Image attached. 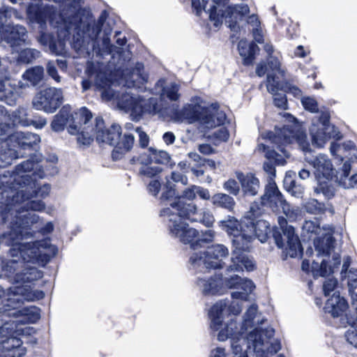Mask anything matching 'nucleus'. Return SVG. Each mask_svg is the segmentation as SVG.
Wrapping results in <instances>:
<instances>
[{
  "label": "nucleus",
  "instance_id": "42",
  "mask_svg": "<svg viewBox=\"0 0 357 357\" xmlns=\"http://www.w3.org/2000/svg\"><path fill=\"white\" fill-rule=\"evenodd\" d=\"M18 144L22 149H29L37 145L40 137L38 135L31 132H20L17 134Z\"/></svg>",
  "mask_w": 357,
  "mask_h": 357
},
{
  "label": "nucleus",
  "instance_id": "28",
  "mask_svg": "<svg viewBox=\"0 0 357 357\" xmlns=\"http://www.w3.org/2000/svg\"><path fill=\"white\" fill-rule=\"evenodd\" d=\"M325 312L330 314L333 318L340 319L344 317L345 314L357 311V310H349L347 301L335 293L327 300L325 307Z\"/></svg>",
  "mask_w": 357,
  "mask_h": 357
},
{
  "label": "nucleus",
  "instance_id": "63",
  "mask_svg": "<svg viewBox=\"0 0 357 357\" xmlns=\"http://www.w3.org/2000/svg\"><path fill=\"white\" fill-rule=\"evenodd\" d=\"M273 95L274 96V105L278 108L286 109L287 101L285 95L278 93Z\"/></svg>",
  "mask_w": 357,
  "mask_h": 357
},
{
  "label": "nucleus",
  "instance_id": "32",
  "mask_svg": "<svg viewBox=\"0 0 357 357\" xmlns=\"http://www.w3.org/2000/svg\"><path fill=\"white\" fill-rule=\"evenodd\" d=\"M209 0H192V7L197 15L199 16L202 10L210 15L211 11L215 12L216 17L220 12L222 11V7L227 3L228 0H212L209 8L207 5Z\"/></svg>",
  "mask_w": 357,
  "mask_h": 357
},
{
  "label": "nucleus",
  "instance_id": "20",
  "mask_svg": "<svg viewBox=\"0 0 357 357\" xmlns=\"http://www.w3.org/2000/svg\"><path fill=\"white\" fill-rule=\"evenodd\" d=\"M250 13V8L247 4H238L234 6H228L225 10L222 9L216 17L215 12L213 10L210 13V20L213 22L215 27H219L222 20L225 19V23L228 24L229 29L233 31H237L238 26L237 20L238 17H242Z\"/></svg>",
  "mask_w": 357,
  "mask_h": 357
},
{
  "label": "nucleus",
  "instance_id": "25",
  "mask_svg": "<svg viewBox=\"0 0 357 357\" xmlns=\"http://www.w3.org/2000/svg\"><path fill=\"white\" fill-rule=\"evenodd\" d=\"M224 282L228 288L236 289L231 293L233 299L247 301L249 294L255 288V285L250 280L243 279L236 275L229 278H225Z\"/></svg>",
  "mask_w": 357,
  "mask_h": 357
},
{
  "label": "nucleus",
  "instance_id": "31",
  "mask_svg": "<svg viewBox=\"0 0 357 357\" xmlns=\"http://www.w3.org/2000/svg\"><path fill=\"white\" fill-rule=\"evenodd\" d=\"M236 177L241 183L245 196H255L258 193L260 188L259 181L253 174L237 172Z\"/></svg>",
  "mask_w": 357,
  "mask_h": 357
},
{
  "label": "nucleus",
  "instance_id": "3",
  "mask_svg": "<svg viewBox=\"0 0 357 357\" xmlns=\"http://www.w3.org/2000/svg\"><path fill=\"white\" fill-rule=\"evenodd\" d=\"M68 29H75L77 31V38L74 42V47L77 51L82 52L90 50H95L98 49L97 52L112 54L114 57L115 54L121 53V47H116L110 44L109 35L110 32L105 31V34L101 40V47H100L98 36L101 31L102 26L105 22V18L102 15L96 22L89 13L85 14L84 11H78L73 16L63 19Z\"/></svg>",
  "mask_w": 357,
  "mask_h": 357
},
{
  "label": "nucleus",
  "instance_id": "18",
  "mask_svg": "<svg viewBox=\"0 0 357 357\" xmlns=\"http://www.w3.org/2000/svg\"><path fill=\"white\" fill-rule=\"evenodd\" d=\"M63 100V91L61 89L49 87L38 93L32 103L38 110L54 113L62 104Z\"/></svg>",
  "mask_w": 357,
  "mask_h": 357
},
{
  "label": "nucleus",
  "instance_id": "13",
  "mask_svg": "<svg viewBox=\"0 0 357 357\" xmlns=\"http://www.w3.org/2000/svg\"><path fill=\"white\" fill-rule=\"evenodd\" d=\"M278 227L273 230V237L279 248H285L287 255L291 257H296L301 255L302 248L297 235L295 234L294 228L287 225V220L283 217H278Z\"/></svg>",
  "mask_w": 357,
  "mask_h": 357
},
{
  "label": "nucleus",
  "instance_id": "50",
  "mask_svg": "<svg viewBox=\"0 0 357 357\" xmlns=\"http://www.w3.org/2000/svg\"><path fill=\"white\" fill-rule=\"evenodd\" d=\"M214 236L215 232L213 230L209 229L206 231L201 238H198L197 236L191 243H190L191 248L196 250L198 246L201 245L202 243H210L213 241Z\"/></svg>",
  "mask_w": 357,
  "mask_h": 357
},
{
  "label": "nucleus",
  "instance_id": "52",
  "mask_svg": "<svg viewBox=\"0 0 357 357\" xmlns=\"http://www.w3.org/2000/svg\"><path fill=\"white\" fill-rule=\"evenodd\" d=\"M28 114L24 108H20L14 112L15 121L23 126H30V119L27 117Z\"/></svg>",
  "mask_w": 357,
  "mask_h": 357
},
{
  "label": "nucleus",
  "instance_id": "37",
  "mask_svg": "<svg viewBox=\"0 0 357 357\" xmlns=\"http://www.w3.org/2000/svg\"><path fill=\"white\" fill-rule=\"evenodd\" d=\"M164 83V80H159L155 84V90L160 93V98H164L166 96L171 100H177L180 96L178 93L179 85L175 82H171L165 86Z\"/></svg>",
  "mask_w": 357,
  "mask_h": 357
},
{
  "label": "nucleus",
  "instance_id": "44",
  "mask_svg": "<svg viewBox=\"0 0 357 357\" xmlns=\"http://www.w3.org/2000/svg\"><path fill=\"white\" fill-rule=\"evenodd\" d=\"M304 207L307 213L315 215L323 214L328 209V206L324 203L319 202L316 199H309Z\"/></svg>",
  "mask_w": 357,
  "mask_h": 357
},
{
  "label": "nucleus",
  "instance_id": "33",
  "mask_svg": "<svg viewBox=\"0 0 357 357\" xmlns=\"http://www.w3.org/2000/svg\"><path fill=\"white\" fill-rule=\"evenodd\" d=\"M52 13V8L49 6L40 7L38 5H29L27 8V15L29 18L40 25L43 29L47 20L51 17Z\"/></svg>",
  "mask_w": 357,
  "mask_h": 357
},
{
  "label": "nucleus",
  "instance_id": "17",
  "mask_svg": "<svg viewBox=\"0 0 357 357\" xmlns=\"http://www.w3.org/2000/svg\"><path fill=\"white\" fill-rule=\"evenodd\" d=\"M91 112L86 107H81L75 112L71 110L72 124H78L79 132L77 140L79 144L89 145L95 135V127L91 124Z\"/></svg>",
  "mask_w": 357,
  "mask_h": 357
},
{
  "label": "nucleus",
  "instance_id": "10",
  "mask_svg": "<svg viewBox=\"0 0 357 357\" xmlns=\"http://www.w3.org/2000/svg\"><path fill=\"white\" fill-rule=\"evenodd\" d=\"M229 255L228 249L222 244L208 247L206 251L195 252L190 257L189 262L192 268L199 271H205L210 268H221L223 259Z\"/></svg>",
  "mask_w": 357,
  "mask_h": 357
},
{
  "label": "nucleus",
  "instance_id": "55",
  "mask_svg": "<svg viewBox=\"0 0 357 357\" xmlns=\"http://www.w3.org/2000/svg\"><path fill=\"white\" fill-rule=\"evenodd\" d=\"M223 188L230 194L236 196L240 192V187L238 183L234 179H229L223 184Z\"/></svg>",
  "mask_w": 357,
  "mask_h": 357
},
{
  "label": "nucleus",
  "instance_id": "53",
  "mask_svg": "<svg viewBox=\"0 0 357 357\" xmlns=\"http://www.w3.org/2000/svg\"><path fill=\"white\" fill-rule=\"evenodd\" d=\"M166 183L160 197V199L162 201L167 200L176 195L175 185L170 182L167 177H166Z\"/></svg>",
  "mask_w": 357,
  "mask_h": 357
},
{
  "label": "nucleus",
  "instance_id": "56",
  "mask_svg": "<svg viewBox=\"0 0 357 357\" xmlns=\"http://www.w3.org/2000/svg\"><path fill=\"white\" fill-rule=\"evenodd\" d=\"M268 66L274 72L273 73L275 74L277 73L281 77L284 76V71L280 68V62L277 58L270 56L268 61Z\"/></svg>",
  "mask_w": 357,
  "mask_h": 357
},
{
  "label": "nucleus",
  "instance_id": "16",
  "mask_svg": "<svg viewBox=\"0 0 357 357\" xmlns=\"http://www.w3.org/2000/svg\"><path fill=\"white\" fill-rule=\"evenodd\" d=\"M261 213L262 210L259 204L253 203L250 206V211L244 217L243 225L246 226L245 232L247 234H248V231L252 232L249 239V250L250 249L251 242L255 237L257 238L261 243L266 242L268 238V234L270 231L268 222L263 220H255Z\"/></svg>",
  "mask_w": 357,
  "mask_h": 357
},
{
  "label": "nucleus",
  "instance_id": "62",
  "mask_svg": "<svg viewBox=\"0 0 357 357\" xmlns=\"http://www.w3.org/2000/svg\"><path fill=\"white\" fill-rule=\"evenodd\" d=\"M160 189L161 183L157 178L151 180L147 185V190L153 196L158 195Z\"/></svg>",
  "mask_w": 357,
  "mask_h": 357
},
{
  "label": "nucleus",
  "instance_id": "54",
  "mask_svg": "<svg viewBox=\"0 0 357 357\" xmlns=\"http://www.w3.org/2000/svg\"><path fill=\"white\" fill-rule=\"evenodd\" d=\"M301 103L303 107L312 113L318 112V103L317 100L312 97H304L301 99Z\"/></svg>",
  "mask_w": 357,
  "mask_h": 357
},
{
  "label": "nucleus",
  "instance_id": "9",
  "mask_svg": "<svg viewBox=\"0 0 357 357\" xmlns=\"http://www.w3.org/2000/svg\"><path fill=\"white\" fill-rule=\"evenodd\" d=\"M305 160L316 169L317 185L314 188L313 195H322L327 199H331L335 195V189L331 181L335 173L331 161L324 154H319L314 159L306 157Z\"/></svg>",
  "mask_w": 357,
  "mask_h": 357
},
{
  "label": "nucleus",
  "instance_id": "36",
  "mask_svg": "<svg viewBox=\"0 0 357 357\" xmlns=\"http://www.w3.org/2000/svg\"><path fill=\"white\" fill-rule=\"evenodd\" d=\"M264 320L261 314L258 313L257 305L252 304L244 314L241 329L247 331L249 327L252 328L262 324Z\"/></svg>",
  "mask_w": 357,
  "mask_h": 357
},
{
  "label": "nucleus",
  "instance_id": "43",
  "mask_svg": "<svg viewBox=\"0 0 357 357\" xmlns=\"http://www.w3.org/2000/svg\"><path fill=\"white\" fill-rule=\"evenodd\" d=\"M212 204L217 207H221L228 211H232L236 204L234 198L225 193H217L211 197Z\"/></svg>",
  "mask_w": 357,
  "mask_h": 357
},
{
  "label": "nucleus",
  "instance_id": "61",
  "mask_svg": "<svg viewBox=\"0 0 357 357\" xmlns=\"http://www.w3.org/2000/svg\"><path fill=\"white\" fill-rule=\"evenodd\" d=\"M337 284L336 279L331 278L325 280L323 284V290L325 296H328L333 291Z\"/></svg>",
  "mask_w": 357,
  "mask_h": 357
},
{
  "label": "nucleus",
  "instance_id": "58",
  "mask_svg": "<svg viewBox=\"0 0 357 357\" xmlns=\"http://www.w3.org/2000/svg\"><path fill=\"white\" fill-rule=\"evenodd\" d=\"M345 274V277L348 278V286L349 291L357 287V269L351 268Z\"/></svg>",
  "mask_w": 357,
  "mask_h": 357
},
{
  "label": "nucleus",
  "instance_id": "24",
  "mask_svg": "<svg viewBox=\"0 0 357 357\" xmlns=\"http://www.w3.org/2000/svg\"><path fill=\"white\" fill-rule=\"evenodd\" d=\"M50 188L49 184L38 186L33 180L31 185H26L24 188L15 189V191L11 190L9 195L13 196V201L16 199V202H19L33 197L44 198L49 195Z\"/></svg>",
  "mask_w": 357,
  "mask_h": 357
},
{
  "label": "nucleus",
  "instance_id": "7",
  "mask_svg": "<svg viewBox=\"0 0 357 357\" xmlns=\"http://www.w3.org/2000/svg\"><path fill=\"white\" fill-rule=\"evenodd\" d=\"M95 133L98 143L115 146L112 152L114 160H119L125 153L130 151L135 143L132 133L124 132L121 136V128L118 124L114 123L109 128L105 129L103 119L100 117L96 119Z\"/></svg>",
  "mask_w": 357,
  "mask_h": 357
},
{
  "label": "nucleus",
  "instance_id": "27",
  "mask_svg": "<svg viewBox=\"0 0 357 357\" xmlns=\"http://www.w3.org/2000/svg\"><path fill=\"white\" fill-rule=\"evenodd\" d=\"M71 110L72 107L69 105H66L54 116L53 121L51 123V127L54 131L61 132L67 127L70 134H78V124H72Z\"/></svg>",
  "mask_w": 357,
  "mask_h": 357
},
{
  "label": "nucleus",
  "instance_id": "64",
  "mask_svg": "<svg viewBox=\"0 0 357 357\" xmlns=\"http://www.w3.org/2000/svg\"><path fill=\"white\" fill-rule=\"evenodd\" d=\"M10 10H15V8L3 6L0 8V23L3 24L6 22L7 19H10L13 17V13L10 12Z\"/></svg>",
  "mask_w": 357,
  "mask_h": 357
},
{
  "label": "nucleus",
  "instance_id": "29",
  "mask_svg": "<svg viewBox=\"0 0 357 357\" xmlns=\"http://www.w3.org/2000/svg\"><path fill=\"white\" fill-rule=\"evenodd\" d=\"M0 31V38L6 40L13 48L25 43L27 31L22 25L7 26Z\"/></svg>",
  "mask_w": 357,
  "mask_h": 357
},
{
  "label": "nucleus",
  "instance_id": "22",
  "mask_svg": "<svg viewBox=\"0 0 357 357\" xmlns=\"http://www.w3.org/2000/svg\"><path fill=\"white\" fill-rule=\"evenodd\" d=\"M38 167L39 158L36 155L17 165L13 174V182L10 190L15 191V189L24 188L31 185L33 179L29 173L37 169Z\"/></svg>",
  "mask_w": 357,
  "mask_h": 357
},
{
  "label": "nucleus",
  "instance_id": "14",
  "mask_svg": "<svg viewBox=\"0 0 357 357\" xmlns=\"http://www.w3.org/2000/svg\"><path fill=\"white\" fill-rule=\"evenodd\" d=\"M197 112L196 105H188L183 108L181 115L183 119L190 122L199 120V123L206 128H213L220 126L226 120L225 112L218 109L217 104H212L199 115L197 114Z\"/></svg>",
  "mask_w": 357,
  "mask_h": 357
},
{
  "label": "nucleus",
  "instance_id": "15",
  "mask_svg": "<svg viewBox=\"0 0 357 357\" xmlns=\"http://www.w3.org/2000/svg\"><path fill=\"white\" fill-rule=\"evenodd\" d=\"M329 115L322 112L320 116L312 120L310 128V134L314 145L322 148L326 142L331 139H340L342 136L337 128L329 123Z\"/></svg>",
  "mask_w": 357,
  "mask_h": 357
},
{
  "label": "nucleus",
  "instance_id": "19",
  "mask_svg": "<svg viewBox=\"0 0 357 357\" xmlns=\"http://www.w3.org/2000/svg\"><path fill=\"white\" fill-rule=\"evenodd\" d=\"M261 204L270 207L273 211H282L286 216H290L293 212L272 178L265 186L264 194L261 196Z\"/></svg>",
  "mask_w": 357,
  "mask_h": 357
},
{
  "label": "nucleus",
  "instance_id": "60",
  "mask_svg": "<svg viewBox=\"0 0 357 357\" xmlns=\"http://www.w3.org/2000/svg\"><path fill=\"white\" fill-rule=\"evenodd\" d=\"M50 52L55 55L64 53V43L60 40H54L48 47Z\"/></svg>",
  "mask_w": 357,
  "mask_h": 357
},
{
  "label": "nucleus",
  "instance_id": "48",
  "mask_svg": "<svg viewBox=\"0 0 357 357\" xmlns=\"http://www.w3.org/2000/svg\"><path fill=\"white\" fill-rule=\"evenodd\" d=\"M266 88L269 93L275 94L282 89V84L275 73H268L266 79Z\"/></svg>",
  "mask_w": 357,
  "mask_h": 357
},
{
  "label": "nucleus",
  "instance_id": "26",
  "mask_svg": "<svg viewBox=\"0 0 357 357\" xmlns=\"http://www.w3.org/2000/svg\"><path fill=\"white\" fill-rule=\"evenodd\" d=\"M71 110L72 107L69 105H66L54 116L53 121L51 123V127L54 131L61 132L67 127L70 134H78V124H72Z\"/></svg>",
  "mask_w": 357,
  "mask_h": 357
},
{
  "label": "nucleus",
  "instance_id": "30",
  "mask_svg": "<svg viewBox=\"0 0 357 357\" xmlns=\"http://www.w3.org/2000/svg\"><path fill=\"white\" fill-rule=\"evenodd\" d=\"M338 327L347 328L344 337L351 345L357 348V311L345 314L340 319Z\"/></svg>",
  "mask_w": 357,
  "mask_h": 357
},
{
  "label": "nucleus",
  "instance_id": "39",
  "mask_svg": "<svg viewBox=\"0 0 357 357\" xmlns=\"http://www.w3.org/2000/svg\"><path fill=\"white\" fill-rule=\"evenodd\" d=\"M43 277V272L35 267L26 266L22 272L17 273L15 280L17 283L31 282Z\"/></svg>",
  "mask_w": 357,
  "mask_h": 357
},
{
  "label": "nucleus",
  "instance_id": "59",
  "mask_svg": "<svg viewBox=\"0 0 357 357\" xmlns=\"http://www.w3.org/2000/svg\"><path fill=\"white\" fill-rule=\"evenodd\" d=\"M196 188L195 185H192L190 187L185 188L183 192L181 195L178 197L176 202H177L178 199H181L185 201L184 199H187L188 201H192L195 199L197 194H196V190L194 188Z\"/></svg>",
  "mask_w": 357,
  "mask_h": 357
},
{
  "label": "nucleus",
  "instance_id": "5",
  "mask_svg": "<svg viewBox=\"0 0 357 357\" xmlns=\"http://www.w3.org/2000/svg\"><path fill=\"white\" fill-rule=\"evenodd\" d=\"M222 229L232 236L234 250L232 251L231 264L228 271H240L244 269L252 271L255 268L253 259L245 252H249V239L252 232H245L246 226H244V218L239 223L234 218H229L221 222Z\"/></svg>",
  "mask_w": 357,
  "mask_h": 357
},
{
  "label": "nucleus",
  "instance_id": "38",
  "mask_svg": "<svg viewBox=\"0 0 357 357\" xmlns=\"http://www.w3.org/2000/svg\"><path fill=\"white\" fill-rule=\"evenodd\" d=\"M144 65L142 63H137L135 69L132 71L130 75L125 80L124 86L128 88L139 87V84L147 81V75L144 73Z\"/></svg>",
  "mask_w": 357,
  "mask_h": 357
},
{
  "label": "nucleus",
  "instance_id": "51",
  "mask_svg": "<svg viewBox=\"0 0 357 357\" xmlns=\"http://www.w3.org/2000/svg\"><path fill=\"white\" fill-rule=\"evenodd\" d=\"M284 184L287 190L295 197H301L303 193L304 188L296 184L295 181L291 180L290 178L286 177L284 179Z\"/></svg>",
  "mask_w": 357,
  "mask_h": 357
},
{
  "label": "nucleus",
  "instance_id": "49",
  "mask_svg": "<svg viewBox=\"0 0 357 357\" xmlns=\"http://www.w3.org/2000/svg\"><path fill=\"white\" fill-rule=\"evenodd\" d=\"M24 201L25 200L18 204V205L19 208L26 211V212H29V211L40 212L44 211L45 208V204L41 200H32L25 204H23Z\"/></svg>",
  "mask_w": 357,
  "mask_h": 357
},
{
  "label": "nucleus",
  "instance_id": "57",
  "mask_svg": "<svg viewBox=\"0 0 357 357\" xmlns=\"http://www.w3.org/2000/svg\"><path fill=\"white\" fill-rule=\"evenodd\" d=\"M46 70L48 75L56 82L59 83L61 82V77L58 74L54 61H48L46 66Z\"/></svg>",
  "mask_w": 357,
  "mask_h": 357
},
{
  "label": "nucleus",
  "instance_id": "47",
  "mask_svg": "<svg viewBox=\"0 0 357 357\" xmlns=\"http://www.w3.org/2000/svg\"><path fill=\"white\" fill-rule=\"evenodd\" d=\"M40 56V52L31 48H26L20 51L18 56V61L24 63H29Z\"/></svg>",
  "mask_w": 357,
  "mask_h": 357
},
{
  "label": "nucleus",
  "instance_id": "4",
  "mask_svg": "<svg viewBox=\"0 0 357 357\" xmlns=\"http://www.w3.org/2000/svg\"><path fill=\"white\" fill-rule=\"evenodd\" d=\"M266 138L275 144L282 155L279 154L275 150L268 149L267 146L259 144L257 149L259 151L265 152V156L268 160H274L275 163L279 165H284L286 162L284 158H289V153L284 149V146L298 143L299 147L305 153L310 152V144L307 141L305 133L296 125L284 126L282 128H275V132H269L266 134Z\"/></svg>",
  "mask_w": 357,
  "mask_h": 357
},
{
  "label": "nucleus",
  "instance_id": "2",
  "mask_svg": "<svg viewBox=\"0 0 357 357\" xmlns=\"http://www.w3.org/2000/svg\"><path fill=\"white\" fill-rule=\"evenodd\" d=\"M86 72L90 78L94 79L96 86L101 91L103 100H116L120 108L131 112L135 116H140L144 113L156 114L160 112L161 108L154 98L145 100L139 96H133L130 93H122L120 96L119 93L112 88L115 82L112 80L111 71L107 64L88 62Z\"/></svg>",
  "mask_w": 357,
  "mask_h": 357
},
{
  "label": "nucleus",
  "instance_id": "41",
  "mask_svg": "<svg viewBox=\"0 0 357 357\" xmlns=\"http://www.w3.org/2000/svg\"><path fill=\"white\" fill-rule=\"evenodd\" d=\"M151 153L150 157H147L146 159L143 158V155L140 156L141 162H151L154 161L155 163L167 165L171 162V156L168 152L162 150H157L153 147L149 149Z\"/></svg>",
  "mask_w": 357,
  "mask_h": 357
},
{
  "label": "nucleus",
  "instance_id": "45",
  "mask_svg": "<svg viewBox=\"0 0 357 357\" xmlns=\"http://www.w3.org/2000/svg\"><path fill=\"white\" fill-rule=\"evenodd\" d=\"M138 160L139 163L142 164V166L139 169V175L147 178H154L162 172V169L161 167L149 165V162H144L142 163L140 157L138 158Z\"/></svg>",
  "mask_w": 357,
  "mask_h": 357
},
{
  "label": "nucleus",
  "instance_id": "35",
  "mask_svg": "<svg viewBox=\"0 0 357 357\" xmlns=\"http://www.w3.org/2000/svg\"><path fill=\"white\" fill-rule=\"evenodd\" d=\"M340 264V256L339 254H335L333 257V266H328L325 260H322L319 264L317 262L313 261L311 266V271L314 277H324L334 272L335 268Z\"/></svg>",
  "mask_w": 357,
  "mask_h": 357
},
{
  "label": "nucleus",
  "instance_id": "23",
  "mask_svg": "<svg viewBox=\"0 0 357 357\" xmlns=\"http://www.w3.org/2000/svg\"><path fill=\"white\" fill-rule=\"evenodd\" d=\"M180 213L186 217L190 222H199L206 227L213 225L215 219L213 214L208 211L199 213L197 206L192 202H180L178 204Z\"/></svg>",
  "mask_w": 357,
  "mask_h": 357
},
{
  "label": "nucleus",
  "instance_id": "34",
  "mask_svg": "<svg viewBox=\"0 0 357 357\" xmlns=\"http://www.w3.org/2000/svg\"><path fill=\"white\" fill-rule=\"evenodd\" d=\"M222 280L219 277L211 278L208 280L199 278L197 282V286L204 295L222 294Z\"/></svg>",
  "mask_w": 357,
  "mask_h": 357
},
{
  "label": "nucleus",
  "instance_id": "12",
  "mask_svg": "<svg viewBox=\"0 0 357 357\" xmlns=\"http://www.w3.org/2000/svg\"><path fill=\"white\" fill-rule=\"evenodd\" d=\"M303 233L309 235L318 236L314 241L315 250L318 255H328L334 248L335 239L333 237L334 229L331 225L320 227L317 219L305 220L302 227Z\"/></svg>",
  "mask_w": 357,
  "mask_h": 357
},
{
  "label": "nucleus",
  "instance_id": "1",
  "mask_svg": "<svg viewBox=\"0 0 357 357\" xmlns=\"http://www.w3.org/2000/svg\"><path fill=\"white\" fill-rule=\"evenodd\" d=\"M2 197H6V207L4 209L0 208L1 220L3 222L9 220V216L14 218L10 222V230L8 233L0 236V243L5 242L8 245L17 246L20 257L24 261L31 263H47L52 255H56V249L50 245L49 240L36 241L33 243H22L21 241L24 237L31 236L29 231L34 225L38 224L40 218L38 215L26 212L19 208L16 199L13 201V196L9 192L4 190Z\"/></svg>",
  "mask_w": 357,
  "mask_h": 357
},
{
  "label": "nucleus",
  "instance_id": "46",
  "mask_svg": "<svg viewBox=\"0 0 357 357\" xmlns=\"http://www.w3.org/2000/svg\"><path fill=\"white\" fill-rule=\"evenodd\" d=\"M44 76V69L42 66H36L26 71L24 77L30 81L33 85L40 82Z\"/></svg>",
  "mask_w": 357,
  "mask_h": 357
},
{
  "label": "nucleus",
  "instance_id": "8",
  "mask_svg": "<svg viewBox=\"0 0 357 357\" xmlns=\"http://www.w3.org/2000/svg\"><path fill=\"white\" fill-rule=\"evenodd\" d=\"M187 202L181 199L172 202L169 206L163 208L160 211V216L167 225L168 231L172 237L177 238L184 244L191 243L198 236L199 231L189 227L184 221L186 217L180 213L178 204Z\"/></svg>",
  "mask_w": 357,
  "mask_h": 357
},
{
  "label": "nucleus",
  "instance_id": "11",
  "mask_svg": "<svg viewBox=\"0 0 357 357\" xmlns=\"http://www.w3.org/2000/svg\"><path fill=\"white\" fill-rule=\"evenodd\" d=\"M17 322L6 321L0 327V357H22L26 354L22 341L17 335Z\"/></svg>",
  "mask_w": 357,
  "mask_h": 357
},
{
  "label": "nucleus",
  "instance_id": "6",
  "mask_svg": "<svg viewBox=\"0 0 357 357\" xmlns=\"http://www.w3.org/2000/svg\"><path fill=\"white\" fill-rule=\"evenodd\" d=\"M44 297L43 291H37L32 294L26 291L22 287H15L10 288L2 303L1 310L8 312V316L17 318L22 317V319L15 321V322H31L33 323L40 319L39 309L35 306H30L19 310L18 307L23 304L24 301H33L36 298L40 299Z\"/></svg>",
  "mask_w": 357,
  "mask_h": 357
},
{
  "label": "nucleus",
  "instance_id": "40",
  "mask_svg": "<svg viewBox=\"0 0 357 357\" xmlns=\"http://www.w3.org/2000/svg\"><path fill=\"white\" fill-rule=\"evenodd\" d=\"M238 49L240 55L244 59V63L248 65L252 62L254 56L259 50V47L253 43H249L245 40H241L238 44Z\"/></svg>",
  "mask_w": 357,
  "mask_h": 357
},
{
  "label": "nucleus",
  "instance_id": "21",
  "mask_svg": "<svg viewBox=\"0 0 357 357\" xmlns=\"http://www.w3.org/2000/svg\"><path fill=\"white\" fill-rule=\"evenodd\" d=\"M236 300V299H234ZM242 310L241 303L238 301H234L229 305L225 301L217 302L211 308L208 316L211 319L210 328L213 331L220 329L222 324V319L225 314L237 315Z\"/></svg>",
  "mask_w": 357,
  "mask_h": 357
}]
</instances>
